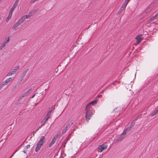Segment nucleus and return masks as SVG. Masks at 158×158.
Instances as JSON below:
<instances>
[{
  "instance_id": "f257e3e1",
  "label": "nucleus",
  "mask_w": 158,
  "mask_h": 158,
  "mask_svg": "<svg viewBox=\"0 0 158 158\" xmlns=\"http://www.w3.org/2000/svg\"><path fill=\"white\" fill-rule=\"evenodd\" d=\"M45 136H42L36 144V146L35 149V151L38 152L41 148L42 146L45 142Z\"/></svg>"
},
{
  "instance_id": "f03ea898",
  "label": "nucleus",
  "mask_w": 158,
  "mask_h": 158,
  "mask_svg": "<svg viewBox=\"0 0 158 158\" xmlns=\"http://www.w3.org/2000/svg\"><path fill=\"white\" fill-rule=\"evenodd\" d=\"M86 110L85 118L86 120L88 121L92 115L93 114V113L92 111L90 110L89 108H88L87 109L86 108Z\"/></svg>"
},
{
  "instance_id": "7ed1b4c3",
  "label": "nucleus",
  "mask_w": 158,
  "mask_h": 158,
  "mask_svg": "<svg viewBox=\"0 0 158 158\" xmlns=\"http://www.w3.org/2000/svg\"><path fill=\"white\" fill-rule=\"evenodd\" d=\"M19 68V67L18 66L15 67V68L12 69V70L11 71L7 73L6 76H10L15 74L18 70Z\"/></svg>"
},
{
  "instance_id": "20e7f679",
  "label": "nucleus",
  "mask_w": 158,
  "mask_h": 158,
  "mask_svg": "<svg viewBox=\"0 0 158 158\" xmlns=\"http://www.w3.org/2000/svg\"><path fill=\"white\" fill-rule=\"evenodd\" d=\"M158 19V14H156L155 16L151 18L149 20H148V23H154Z\"/></svg>"
},
{
  "instance_id": "39448f33",
  "label": "nucleus",
  "mask_w": 158,
  "mask_h": 158,
  "mask_svg": "<svg viewBox=\"0 0 158 158\" xmlns=\"http://www.w3.org/2000/svg\"><path fill=\"white\" fill-rule=\"evenodd\" d=\"M107 145L106 144H102L98 147V151L99 152H102L104 150L106 149L107 148Z\"/></svg>"
},
{
  "instance_id": "423d86ee",
  "label": "nucleus",
  "mask_w": 158,
  "mask_h": 158,
  "mask_svg": "<svg viewBox=\"0 0 158 158\" xmlns=\"http://www.w3.org/2000/svg\"><path fill=\"white\" fill-rule=\"evenodd\" d=\"M126 134V130H124L123 133H122L120 136L119 137L118 139V141H120L122 139H123V138H124L125 137Z\"/></svg>"
},
{
  "instance_id": "0eeeda50",
  "label": "nucleus",
  "mask_w": 158,
  "mask_h": 158,
  "mask_svg": "<svg viewBox=\"0 0 158 158\" xmlns=\"http://www.w3.org/2000/svg\"><path fill=\"white\" fill-rule=\"evenodd\" d=\"M126 6L124 5V4H123L121 6L120 9L118 11V13H117V15H119L120 13H122L123 10L124 9H125L126 8Z\"/></svg>"
},
{
  "instance_id": "6e6552de",
  "label": "nucleus",
  "mask_w": 158,
  "mask_h": 158,
  "mask_svg": "<svg viewBox=\"0 0 158 158\" xmlns=\"http://www.w3.org/2000/svg\"><path fill=\"white\" fill-rule=\"evenodd\" d=\"M141 36V35H139L137 36L136 37L135 39H136V42L137 44H138L140 42L143 40V38Z\"/></svg>"
},
{
  "instance_id": "1a4fd4ad",
  "label": "nucleus",
  "mask_w": 158,
  "mask_h": 158,
  "mask_svg": "<svg viewBox=\"0 0 158 158\" xmlns=\"http://www.w3.org/2000/svg\"><path fill=\"white\" fill-rule=\"evenodd\" d=\"M97 103V100H94L90 102L89 104L87 105L86 106V108L87 109L88 108H89V105H94L96 104Z\"/></svg>"
},
{
  "instance_id": "9d476101",
  "label": "nucleus",
  "mask_w": 158,
  "mask_h": 158,
  "mask_svg": "<svg viewBox=\"0 0 158 158\" xmlns=\"http://www.w3.org/2000/svg\"><path fill=\"white\" fill-rule=\"evenodd\" d=\"M27 16L23 15L21 17V18L18 20L19 22L21 23H22L26 19Z\"/></svg>"
},
{
  "instance_id": "9b49d317",
  "label": "nucleus",
  "mask_w": 158,
  "mask_h": 158,
  "mask_svg": "<svg viewBox=\"0 0 158 158\" xmlns=\"http://www.w3.org/2000/svg\"><path fill=\"white\" fill-rule=\"evenodd\" d=\"M47 118H46L45 117H44V118L42 120L41 122V125H40V126L39 127V128H40L44 124L45 122L48 120Z\"/></svg>"
},
{
  "instance_id": "f8f14e48",
  "label": "nucleus",
  "mask_w": 158,
  "mask_h": 158,
  "mask_svg": "<svg viewBox=\"0 0 158 158\" xmlns=\"http://www.w3.org/2000/svg\"><path fill=\"white\" fill-rule=\"evenodd\" d=\"M12 15V14L10 13L8 14V16L6 19V22L7 23L9 21V20L11 18Z\"/></svg>"
},
{
  "instance_id": "ddd939ff",
  "label": "nucleus",
  "mask_w": 158,
  "mask_h": 158,
  "mask_svg": "<svg viewBox=\"0 0 158 158\" xmlns=\"http://www.w3.org/2000/svg\"><path fill=\"white\" fill-rule=\"evenodd\" d=\"M13 80V79H12V78L10 77H9V78L6 79L5 81L7 85L9 83L12 81Z\"/></svg>"
},
{
  "instance_id": "4468645a",
  "label": "nucleus",
  "mask_w": 158,
  "mask_h": 158,
  "mask_svg": "<svg viewBox=\"0 0 158 158\" xmlns=\"http://www.w3.org/2000/svg\"><path fill=\"white\" fill-rule=\"evenodd\" d=\"M56 139L54 137L49 145V147H51L55 142Z\"/></svg>"
},
{
  "instance_id": "2eb2a0df",
  "label": "nucleus",
  "mask_w": 158,
  "mask_h": 158,
  "mask_svg": "<svg viewBox=\"0 0 158 158\" xmlns=\"http://www.w3.org/2000/svg\"><path fill=\"white\" fill-rule=\"evenodd\" d=\"M51 111H48L47 113L46 116L45 117L46 118H48L47 119H48L50 118L51 115Z\"/></svg>"
},
{
  "instance_id": "dca6fc26",
  "label": "nucleus",
  "mask_w": 158,
  "mask_h": 158,
  "mask_svg": "<svg viewBox=\"0 0 158 158\" xmlns=\"http://www.w3.org/2000/svg\"><path fill=\"white\" fill-rule=\"evenodd\" d=\"M10 40V38L9 37H6L4 40L3 42V43L5 44H7L8 43Z\"/></svg>"
},
{
  "instance_id": "f3484780",
  "label": "nucleus",
  "mask_w": 158,
  "mask_h": 158,
  "mask_svg": "<svg viewBox=\"0 0 158 158\" xmlns=\"http://www.w3.org/2000/svg\"><path fill=\"white\" fill-rule=\"evenodd\" d=\"M6 45V44L3 43H2L0 46V50H2L3 48L5 47Z\"/></svg>"
},
{
  "instance_id": "a211bd4d",
  "label": "nucleus",
  "mask_w": 158,
  "mask_h": 158,
  "mask_svg": "<svg viewBox=\"0 0 158 158\" xmlns=\"http://www.w3.org/2000/svg\"><path fill=\"white\" fill-rule=\"evenodd\" d=\"M21 24L20 22H19V21H18L13 26L14 28H16L20 24Z\"/></svg>"
},
{
  "instance_id": "6ab92c4d",
  "label": "nucleus",
  "mask_w": 158,
  "mask_h": 158,
  "mask_svg": "<svg viewBox=\"0 0 158 158\" xmlns=\"http://www.w3.org/2000/svg\"><path fill=\"white\" fill-rule=\"evenodd\" d=\"M72 124L73 123L71 121H69L67 124L66 127H67L69 128L70 126L72 125Z\"/></svg>"
},
{
  "instance_id": "aec40b11",
  "label": "nucleus",
  "mask_w": 158,
  "mask_h": 158,
  "mask_svg": "<svg viewBox=\"0 0 158 158\" xmlns=\"http://www.w3.org/2000/svg\"><path fill=\"white\" fill-rule=\"evenodd\" d=\"M68 128L67 127H65V128L63 130V131H62V134H65L66 132L67 131V129Z\"/></svg>"
},
{
  "instance_id": "412c9836",
  "label": "nucleus",
  "mask_w": 158,
  "mask_h": 158,
  "mask_svg": "<svg viewBox=\"0 0 158 158\" xmlns=\"http://www.w3.org/2000/svg\"><path fill=\"white\" fill-rule=\"evenodd\" d=\"M130 1V0H125L123 4L127 6Z\"/></svg>"
},
{
  "instance_id": "4be33fe9",
  "label": "nucleus",
  "mask_w": 158,
  "mask_h": 158,
  "mask_svg": "<svg viewBox=\"0 0 158 158\" xmlns=\"http://www.w3.org/2000/svg\"><path fill=\"white\" fill-rule=\"evenodd\" d=\"M27 15V18H26V19H29L32 16V14H31V13H29L28 15Z\"/></svg>"
},
{
  "instance_id": "5701e85b",
  "label": "nucleus",
  "mask_w": 158,
  "mask_h": 158,
  "mask_svg": "<svg viewBox=\"0 0 158 158\" xmlns=\"http://www.w3.org/2000/svg\"><path fill=\"white\" fill-rule=\"evenodd\" d=\"M27 73L26 71H24L22 75L21 76V77L22 79L23 78L25 77L26 73Z\"/></svg>"
},
{
  "instance_id": "b1692460",
  "label": "nucleus",
  "mask_w": 158,
  "mask_h": 158,
  "mask_svg": "<svg viewBox=\"0 0 158 158\" xmlns=\"http://www.w3.org/2000/svg\"><path fill=\"white\" fill-rule=\"evenodd\" d=\"M131 127H128L125 130H124L126 131V133L127 132H129L131 130Z\"/></svg>"
},
{
  "instance_id": "393cba45",
  "label": "nucleus",
  "mask_w": 158,
  "mask_h": 158,
  "mask_svg": "<svg viewBox=\"0 0 158 158\" xmlns=\"http://www.w3.org/2000/svg\"><path fill=\"white\" fill-rule=\"evenodd\" d=\"M14 10H15L14 9H13L12 8H11L10 9L9 13L12 14L13 12V11H14Z\"/></svg>"
},
{
  "instance_id": "a878e982",
  "label": "nucleus",
  "mask_w": 158,
  "mask_h": 158,
  "mask_svg": "<svg viewBox=\"0 0 158 158\" xmlns=\"http://www.w3.org/2000/svg\"><path fill=\"white\" fill-rule=\"evenodd\" d=\"M1 84H2L3 86H4L6 85H7L5 81H3V82H2V83Z\"/></svg>"
},
{
  "instance_id": "bb28decb",
  "label": "nucleus",
  "mask_w": 158,
  "mask_h": 158,
  "mask_svg": "<svg viewBox=\"0 0 158 158\" xmlns=\"http://www.w3.org/2000/svg\"><path fill=\"white\" fill-rule=\"evenodd\" d=\"M17 6V5H16V4H14L13 6L12 7V8L13 9H14V10L15 8L16 7V6Z\"/></svg>"
},
{
  "instance_id": "cd10ccee",
  "label": "nucleus",
  "mask_w": 158,
  "mask_h": 158,
  "mask_svg": "<svg viewBox=\"0 0 158 158\" xmlns=\"http://www.w3.org/2000/svg\"><path fill=\"white\" fill-rule=\"evenodd\" d=\"M30 147V145H29V144L27 146H25V149H27L29 148Z\"/></svg>"
},
{
  "instance_id": "c85d7f7f",
  "label": "nucleus",
  "mask_w": 158,
  "mask_h": 158,
  "mask_svg": "<svg viewBox=\"0 0 158 158\" xmlns=\"http://www.w3.org/2000/svg\"><path fill=\"white\" fill-rule=\"evenodd\" d=\"M157 113H156V110L154 111V112L152 113V114H151V116H154Z\"/></svg>"
},
{
  "instance_id": "c756f323",
  "label": "nucleus",
  "mask_w": 158,
  "mask_h": 158,
  "mask_svg": "<svg viewBox=\"0 0 158 158\" xmlns=\"http://www.w3.org/2000/svg\"><path fill=\"white\" fill-rule=\"evenodd\" d=\"M19 0H16L14 4H16L18 5V2Z\"/></svg>"
},
{
  "instance_id": "7c9ffc66",
  "label": "nucleus",
  "mask_w": 158,
  "mask_h": 158,
  "mask_svg": "<svg viewBox=\"0 0 158 158\" xmlns=\"http://www.w3.org/2000/svg\"><path fill=\"white\" fill-rule=\"evenodd\" d=\"M38 0H31V2L32 3H34V2L38 1Z\"/></svg>"
},
{
  "instance_id": "2f4dec72",
  "label": "nucleus",
  "mask_w": 158,
  "mask_h": 158,
  "mask_svg": "<svg viewBox=\"0 0 158 158\" xmlns=\"http://www.w3.org/2000/svg\"><path fill=\"white\" fill-rule=\"evenodd\" d=\"M42 95V94L41 93H40L39 94H38L37 95V96H36L37 97V99L38 98V97H39L41 95Z\"/></svg>"
},
{
  "instance_id": "473e14b6",
  "label": "nucleus",
  "mask_w": 158,
  "mask_h": 158,
  "mask_svg": "<svg viewBox=\"0 0 158 158\" xmlns=\"http://www.w3.org/2000/svg\"><path fill=\"white\" fill-rule=\"evenodd\" d=\"M38 94V93H37L35 94H34L31 98H33L35 96H37V95Z\"/></svg>"
},
{
  "instance_id": "72a5a7b5",
  "label": "nucleus",
  "mask_w": 158,
  "mask_h": 158,
  "mask_svg": "<svg viewBox=\"0 0 158 158\" xmlns=\"http://www.w3.org/2000/svg\"><path fill=\"white\" fill-rule=\"evenodd\" d=\"M31 90V89H30L28 90L27 92H26V94H28V93L30 92Z\"/></svg>"
},
{
  "instance_id": "f704fd0d",
  "label": "nucleus",
  "mask_w": 158,
  "mask_h": 158,
  "mask_svg": "<svg viewBox=\"0 0 158 158\" xmlns=\"http://www.w3.org/2000/svg\"><path fill=\"white\" fill-rule=\"evenodd\" d=\"M4 86L1 84L0 85V90Z\"/></svg>"
},
{
  "instance_id": "c9c22d12",
  "label": "nucleus",
  "mask_w": 158,
  "mask_h": 158,
  "mask_svg": "<svg viewBox=\"0 0 158 158\" xmlns=\"http://www.w3.org/2000/svg\"><path fill=\"white\" fill-rule=\"evenodd\" d=\"M135 124V123L134 122H133L131 124V125H132V126H133V125H134Z\"/></svg>"
},
{
  "instance_id": "e433bc0d",
  "label": "nucleus",
  "mask_w": 158,
  "mask_h": 158,
  "mask_svg": "<svg viewBox=\"0 0 158 158\" xmlns=\"http://www.w3.org/2000/svg\"><path fill=\"white\" fill-rule=\"evenodd\" d=\"M158 112V109L156 110V113H157Z\"/></svg>"
},
{
  "instance_id": "4c0bfd02",
  "label": "nucleus",
  "mask_w": 158,
  "mask_h": 158,
  "mask_svg": "<svg viewBox=\"0 0 158 158\" xmlns=\"http://www.w3.org/2000/svg\"><path fill=\"white\" fill-rule=\"evenodd\" d=\"M15 153V152L13 154L11 155V156L9 158H11L13 156V155Z\"/></svg>"
},
{
  "instance_id": "58836bf2",
  "label": "nucleus",
  "mask_w": 158,
  "mask_h": 158,
  "mask_svg": "<svg viewBox=\"0 0 158 158\" xmlns=\"http://www.w3.org/2000/svg\"><path fill=\"white\" fill-rule=\"evenodd\" d=\"M23 152L24 153H25L26 152L25 151V150H24L23 151Z\"/></svg>"
},
{
  "instance_id": "ea45409f",
  "label": "nucleus",
  "mask_w": 158,
  "mask_h": 158,
  "mask_svg": "<svg viewBox=\"0 0 158 158\" xmlns=\"http://www.w3.org/2000/svg\"><path fill=\"white\" fill-rule=\"evenodd\" d=\"M1 19H2L0 17V20H1Z\"/></svg>"
},
{
  "instance_id": "a19ab883",
  "label": "nucleus",
  "mask_w": 158,
  "mask_h": 158,
  "mask_svg": "<svg viewBox=\"0 0 158 158\" xmlns=\"http://www.w3.org/2000/svg\"><path fill=\"white\" fill-rule=\"evenodd\" d=\"M1 0H0V2H1Z\"/></svg>"
},
{
  "instance_id": "79ce46f5",
  "label": "nucleus",
  "mask_w": 158,
  "mask_h": 158,
  "mask_svg": "<svg viewBox=\"0 0 158 158\" xmlns=\"http://www.w3.org/2000/svg\"><path fill=\"white\" fill-rule=\"evenodd\" d=\"M42 99H40V100H41Z\"/></svg>"
}]
</instances>
